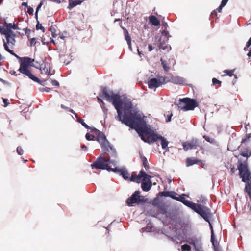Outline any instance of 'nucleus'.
Instances as JSON below:
<instances>
[{"mask_svg": "<svg viewBox=\"0 0 251 251\" xmlns=\"http://www.w3.org/2000/svg\"><path fill=\"white\" fill-rule=\"evenodd\" d=\"M77 121L80 123L85 128L87 129H92L93 127H90L88 125H87L84 121V120L81 119L80 117L77 118Z\"/></svg>", "mask_w": 251, "mask_h": 251, "instance_id": "26", "label": "nucleus"}, {"mask_svg": "<svg viewBox=\"0 0 251 251\" xmlns=\"http://www.w3.org/2000/svg\"><path fill=\"white\" fill-rule=\"evenodd\" d=\"M81 148L83 150L85 151L87 150V148L86 146H85V145H83L81 146Z\"/></svg>", "mask_w": 251, "mask_h": 251, "instance_id": "58", "label": "nucleus"}, {"mask_svg": "<svg viewBox=\"0 0 251 251\" xmlns=\"http://www.w3.org/2000/svg\"><path fill=\"white\" fill-rule=\"evenodd\" d=\"M212 83L215 86L218 85L219 86H220L222 83V82L218 80L215 78H213L212 79Z\"/></svg>", "mask_w": 251, "mask_h": 251, "instance_id": "34", "label": "nucleus"}, {"mask_svg": "<svg viewBox=\"0 0 251 251\" xmlns=\"http://www.w3.org/2000/svg\"><path fill=\"white\" fill-rule=\"evenodd\" d=\"M143 182H147V183H151V182L150 179L152 177V176L149 175L145 173V175L143 174Z\"/></svg>", "mask_w": 251, "mask_h": 251, "instance_id": "27", "label": "nucleus"}, {"mask_svg": "<svg viewBox=\"0 0 251 251\" xmlns=\"http://www.w3.org/2000/svg\"><path fill=\"white\" fill-rule=\"evenodd\" d=\"M191 248L188 244H184L181 246L182 251H191Z\"/></svg>", "mask_w": 251, "mask_h": 251, "instance_id": "32", "label": "nucleus"}, {"mask_svg": "<svg viewBox=\"0 0 251 251\" xmlns=\"http://www.w3.org/2000/svg\"><path fill=\"white\" fill-rule=\"evenodd\" d=\"M37 24L36 25V28L37 30H41L43 32H45V28L42 26V24L39 23V21L37 19Z\"/></svg>", "mask_w": 251, "mask_h": 251, "instance_id": "33", "label": "nucleus"}, {"mask_svg": "<svg viewBox=\"0 0 251 251\" xmlns=\"http://www.w3.org/2000/svg\"><path fill=\"white\" fill-rule=\"evenodd\" d=\"M85 137L86 139L88 141L93 140L95 136L92 134H90L89 133H87L85 135Z\"/></svg>", "mask_w": 251, "mask_h": 251, "instance_id": "39", "label": "nucleus"}, {"mask_svg": "<svg viewBox=\"0 0 251 251\" xmlns=\"http://www.w3.org/2000/svg\"><path fill=\"white\" fill-rule=\"evenodd\" d=\"M23 30L25 31V34L27 35V37L29 38V35L31 33V30L26 28L23 29Z\"/></svg>", "mask_w": 251, "mask_h": 251, "instance_id": "43", "label": "nucleus"}, {"mask_svg": "<svg viewBox=\"0 0 251 251\" xmlns=\"http://www.w3.org/2000/svg\"><path fill=\"white\" fill-rule=\"evenodd\" d=\"M248 206L249 207V212H250V214H251V204H249Z\"/></svg>", "mask_w": 251, "mask_h": 251, "instance_id": "60", "label": "nucleus"}, {"mask_svg": "<svg viewBox=\"0 0 251 251\" xmlns=\"http://www.w3.org/2000/svg\"><path fill=\"white\" fill-rule=\"evenodd\" d=\"M4 27H3V29L4 31L1 32V34L3 35V33H7V34H12L13 32L11 30L12 29L13 24L7 23L6 21H4L3 24Z\"/></svg>", "mask_w": 251, "mask_h": 251, "instance_id": "16", "label": "nucleus"}, {"mask_svg": "<svg viewBox=\"0 0 251 251\" xmlns=\"http://www.w3.org/2000/svg\"><path fill=\"white\" fill-rule=\"evenodd\" d=\"M27 10L26 11L28 14L32 15L33 14L34 9L29 6H27Z\"/></svg>", "mask_w": 251, "mask_h": 251, "instance_id": "38", "label": "nucleus"}, {"mask_svg": "<svg viewBox=\"0 0 251 251\" xmlns=\"http://www.w3.org/2000/svg\"><path fill=\"white\" fill-rule=\"evenodd\" d=\"M22 6H25V7H27V6H28V5H27V2H23V3H22Z\"/></svg>", "mask_w": 251, "mask_h": 251, "instance_id": "61", "label": "nucleus"}, {"mask_svg": "<svg viewBox=\"0 0 251 251\" xmlns=\"http://www.w3.org/2000/svg\"><path fill=\"white\" fill-rule=\"evenodd\" d=\"M245 145L246 148L241 149L240 154L243 157H246L247 159L251 156V137H248L242 140V145Z\"/></svg>", "mask_w": 251, "mask_h": 251, "instance_id": "11", "label": "nucleus"}, {"mask_svg": "<svg viewBox=\"0 0 251 251\" xmlns=\"http://www.w3.org/2000/svg\"><path fill=\"white\" fill-rule=\"evenodd\" d=\"M159 139L161 140V145L162 149L164 150H168V142L166 140V139L161 136H159L158 140Z\"/></svg>", "mask_w": 251, "mask_h": 251, "instance_id": "20", "label": "nucleus"}, {"mask_svg": "<svg viewBox=\"0 0 251 251\" xmlns=\"http://www.w3.org/2000/svg\"><path fill=\"white\" fill-rule=\"evenodd\" d=\"M4 106L6 107L9 104L8 100L7 99H3Z\"/></svg>", "mask_w": 251, "mask_h": 251, "instance_id": "51", "label": "nucleus"}, {"mask_svg": "<svg viewBox=\"0 0 251 251\" xmlns=\"http://www.w3.org/2000/svg\"><path fill=\"white\" fill-rule=\"evenodd\" d=\"M211 216H212V213H211V210H210V215L208 216V221H207V222L209 224L210 227L211 228V242H212V244L214 247L215 251H216V250H218L219 251H220L218 248H216V247H215V237L214 234L213 227H212V225L210 222V219L211 218Z\"/></svg>", "mask_w": 251, "mask_h": 251, "instance_id": "15", "label": "nucleus"}, {"mask_svg": "<svg viewBox=\"0 0 251 251\" xmlns=\"http://www.w3.org/2000/svg\"><path fill=\"white\" fill-rule=\"evenodd\" d=\"M175 194H172L171 198L180 201L185 205L191 208L195 212L201 215L205 221H208V216L210 215V209L205 206L200 204L195 203L189 200L185 199L184 194L180 195L175 192Z\"/></svg>", "mask_w": 251, "mask_h": 251, "instance_id": "2", "label": "nucleus"}, {"mask_svg": "<svg viewBox=\"0 0 251 251\" xmlns=\"http://www.w3.org/2000/svg\"><path fill=\"white\" fill-rule=\"evenodd\" d=\"M61 107L62 108V109H65V110H68L69 108L68 107H66L63 104H61Z\"/></svg>", "mask_w": 251, "mask_h": 251, "instance_id": "56", "label": "nucleus"}, {"mask_svg": "<svg viewBox=\"0 0 251 251\" xmlns=\"http://www.w3.org/2000/svg\"><path fill=\"white\" fill-rule=\"evenodd\" d=\"M45 2V0H41L39 4L38 5V6L36 8V12H35V18H36V20H37V19H38V11L40 10V8L42 6V5L44 4Z\"/></svg>", "mask_w": 251, "mask_h": 251, "instance_id": "28", "label": "nucleus"}, {"mask_svg": "<svg viewBox=\"0 0 251 251\" xmlns=\"http://www.w3.org/2000/svg\"><path fill=\"white\" fill-rule=\"evenodd\" d=\"M162 34H164L166 37V41L168 40L169 37H171L170 36H169V32L167 30H164L163 32H162Z\"/></svg>", "mask_w": 251, "mask_h": 251, "instance_id": "46", "label": "nucleus"}, {"mask_svg": "<svg viewBox=\"0 0 251 251\" xmlns=\"http://www.w3.org/2000/svg\"><path fill=\"white\" fill-rule=\"evenodd\" d=\"M141 187L144 191H148L151 187V183H147V182H142Z\"/></svg>", "mask_w": 251, "mask_h": 251, "instance_id": "23", "label": "nucleus"}, {"mask_svg": "<svg viewBox=\"0 0 251 251\" xmlns=\"http://www.w3.org/2000/svg\"><path fill=\"white\" fill-rule=\"evenodd\" d=\"M206 200H207L206 199L203 198L202 200H200V201L202 203H205Z\"/></svg>", "mask_w": 251, "mask_h": 251, "instance_id": "59", "label": "nucleus"}, {"mask_svg": "<svg viewBox=\"0 0 251 251\" xmlns=\"http://www.w3.org/2000/svg\"><path fill=\"white\" fill-rule=\"evenodd\" d=\"M203 138L205 139V140L210 143H213L214 142V139L211 138L208 136L206 135L203 136Z\"/></svg>", "mask_w": 251, "mask_h": 251, "instance_id": "40", "label": "nucleus"}, {"mask_svg": "<svg viewBox=\"0 0 251 251\" xmlns=\"http://www.w3.org/2000/svg\"><path fill=\"white\" fill-rule=\"evenodd\" d=\"M18 58L21 60L19 69L20 72L27 76L33 81L40 83V79L34 76L28 68L29 66L34 67L33 64L34 60L28 57H24L22 58L19 57Z\"/></svg>", "mask_w": 251, "mask_h": 251, "instance_id": "3", "label": "nucleus"}, {"mask_svg": "<svg viewBox=\"0 0 251 251\" xmlns=\"http://www.w3.org/2000/svg\"><path fill=\"white\" fill-rule=\"evenodd\" d=\"M182 146L185 151L198 148L200 150L203 149V147L201 145L199 140L197 138H192L191 140L183 142Z\"/></svg>", "mask_w": 251, "mask_h": 251, "instance_id": "9", "label": "nucleus"}, {"mask_svg": "<svg viewBox=\"0 0 251 251\" xmlns=\"http://www.w3.org/2000/svg\"><path fill=\"white\" fill-rule=\"evenodd\" d=\"M224 6H222L221 4L220 5V6L216 9V10H214L212 13V14H215L216 15H217V12H218L219 13L221 12L222 8L224 7Z\"/></svg>", "mask_w": 251, "mask_h": 251, "instance_id": "35", "label": "nucleus"}, {"mask_svg": "<svg viewBox=\"0 0 251 251\" xmlns=\"http://www.w3.org/2000/svg\"><path fill=\"white\" fill-rule=\"evenodd\" d=\"M148 49L149 51H152L153 50V48L152 46L151 45H150V44H149L148 45Z\"/></svg>", "mask_w": 251, "mask_h": 251, "instance_id": "54", "label": "nucleus"}, {"mask_svg": "<svg viewBox=\"0 0 251 251\" xmlns=\"http://www.w3.org/2000/svg\"><path fill=\"white\" fill-rule=\"evenodd\" d=\"M228 1V0H222L221 4L222 6H225L227 3Z\"/></svg>", "mask_w": 251, "mask_h": 251, "instance_id": "52", "label": "nucleus"}, {"mask_svg": "<svg viewBox=\"0 0 251 251\" xmlns=\"http://www.w3.org/2000/svg\"><path fill=\"white\" fill-rule=\"evenodd\" d=\"M173 116V114L171 113V114L167 116V118L166 119V122H169L171 121V118Z\"/></svg>", "mask_w": 251, "mask_h": 251, "instance_id": "47", "label": "nucleus"}, {"mask_svg": "<svg viewBox=\"0 0 251 251\" xmlns=\"http://www.w3.org/2000/svg\"><path fill=\"white\" fill-rule=\"evenodd\" d=\"M113 172L119 174L126 180L129 178V174L127 170L118 168L116 166H114Z\"/></svg>", "mask_w": 251, "mask_h": 251, "instance_id": "13", "label": "nucleus"}, {"mask_svg": "<svg viewBox=\"0 0 251 251\" xmlns=\"http://www.w3.org/2000/svg\"><path fill=\"white\" fill-rule=\"evenodd\" d=\"M167 46L166 45H164L163 44L161 43H159V48L160 49L165 50L167 48Z\"/></svg>", "mask_w": 251, "mask_h": 251, "instance_id": "49", "label": "nucleus"}, {"mask_svg": "<svg viewBox=\"0 0 251 251\" xmlns=\"http://www.w3.org/2000/svg\"><path fill=\"white\" fill-rule=\"evenodd\" d=\"M51 83L53 86H58L59 85V82L56 80H52Z\"/></svg>", "mask_w": 251, "mask_h": 251, "instance_id": "48", "label": "nucleus"}, {"mask_svg": "<svg viewBox=\"0 0 251 251\" xmlns=\"http://www.w3.org/2000/svg\"><path fill=\"white\" fill-rule=\"evenodd\" d=\"M245 192L247 193L251 202V182L245 184Z\"/></svg>", "mask_w": 251, "mask_h": 251, "instance_id": "22", "label": "nucleus"}, {"mask_svg": "<svg viewBox=\"0 0 251 251\" xmlns=\"http://www.w3.org/2000/svg\"><path fill=\"white\" fill-rule=\"evenodd\" d=\"M194 249L196 251H203L201 244H197Z\"/></svg>", "mask_w": 251, "mask_h": 251, "instance_id": "41", "label": "nucleus"}, {"mask_svg": "<svg viewBox=\"0 0 251 251\" xmlns=\"http://www.w3.org/2000/svg\"><path fill=\"white\" fill-rule=\"evenodd\" d=\"M99 96L112 103L117 112L115 119L135 129L145 142L151 144L158 140L159 135L148 127L144 116L133 107L130 100H122L119 94L108 91L106 87L102 89Z\"/></svg>", "mask_w": 251, "mask_h": 251, "instance_id": "1", "label": "nucleus"}, {"mask_svg": "<svg viewBox=\"0 0 251 251\" xmlns=\"http://www.w3.org/2000/svg\"><path fill=\"white\" fill-rule=\"evenodd\" d=\"M91 130L97 133V141L100 144L103 151L105 152H109L110 150L112 149V147L106 139L105 135L94 127H93Z\"/></svg>", "mask_w": 251, "mask_h": 251, "instance_id": "8", "label": "nucleus"}, {"mask_svg": "<svg viewBox=\"0 0 251 251\" xmlns=\"http://www.w3.org/2000/svg\"><path fill=\"white\" fill-rule=\"evenodd\" d=\"M234 70H225L224 71V73L226 74V75H228L230 77L232 76L233 75H234V77L235 78H237L236 75H234Z\"/></svg>", "mask_w": 251, "mask_h": 251, "instance_id": "31", "label": "nucleus"}, {"mask_svg": "<svg viewBox=\"0 0 251 251\" xmlns=\"http://www.w3.org/2000/svg\"><path fill=\"white\" fill-rule=\"evenodd\" d=\"M91 166L93 169L107 170L109 172L113 171L114 166H116V161L110 160L108 158L100 156Z\"/></svg>", "mask_w": 251, "mask_h": 251, "instance_id": "4", "label": "nucleus"}, {"mask_svg": "<svg viewBox=\"0 0 251 251\" xmlns=\"http://www.w3.org/2000/svg\"><path fill=\"white\" fill-rule=\"evenodd\" d=\"M178 107L183 111L193 110L198 107V104L196 100L189 98L180 99L177 104Z\"/></svg>", "mask_w": 251, "mask_h": 251, "instance_id": "5", "label": "nucleus"}, {"mask_svg": "<svg viewBox=\"0 0 251 251\" xmlns=\"http://www.w3.org/2000/svg\"><path fill=\"white\" fill-rule=\"evenodd\" d=\"M235 171H236V169L234 168V167H232L230 169V171L232 174H234L235 172Z\"/></svg>", "mask_w": 251, "mask_h": 251, "instance_id": "57", "label": "nucleus"}, {"mask_svg": "<svg viewBox=\"0 0 251 251\" xmlns=\"http://www.w3.org/2000/svg\"><path fill=\"white\" fill-rule=\"evenodd\" d=\"M5 35L6 41L3 40V46L5 50L11 55L14 56L16 58H19V56L14 53L13 50L9 49V47L13 49L15 45V35L14 34H7V33H3Z\"/></svg>", "mask_w": 251, "mask_h": 251, "instance_id": "7", "label": "nucleus"}, {"mask_svg": "<svg viewBox=\"0 0 251 251\" xmlns=\"http://www.w3.org/2000/svg\"><path fill=\"white\" fill-rule=\"evenodd\" d=\"M149 22L154 26H158L160 24V21L153 15H151L149 17Z\"/></svg>", "mask_w": 251, "mask_h": 251, "instance_id": "18", "label": "nucleus"}, {"mask_svg": "<svg viewBox=\"0 0 251 251\" xmlns=\"http://www.w3.org/2000/svg\"><path fill=\"white\" fill-rule=\"evenodd\" d=\"M161 62V64L163 66V69L166 72H168L170 70V67L168 66V63L166 61L163 60L162 58L160 60Z\"/></svg>", "mask_w": 251, "mask_h": 251, "instance_id": "29", "label": "nucleus"}, {"mask_svg": "<svg viewBox=\"0 0 251 251\" xmlns=\"http://www.w3.org/2000/svg\"><path fill=\"white\" fill-rule=\"evenodd\" d=\"M165 79L163 77H160L158 79L155 78L150 79L148 82L149 88L152 89L159 87L166 83Z\"/></svg>", "mask_w": 251, "mask_h": 251, "instance_id": "12", "label": "nucleus"}, {"mask_svg": "<svg viewBox=\"0 0 251 251\" xmlns=\"http://www.w3.org/2000/svg\"><path fill=\"white\" fill-rule=\"evenodd\" d=\"M248 56L250 57H251V50L249 51L248 53Z\"/></svg>", "mask_w": 251, "mask_h": 251, "instance_id": "64", "label": "nucleus"}, {"mask_svg": "<svg viewBox=\"0 0 251 251\" xmlns=\"http://www.w3.org/2000/svg\"><path fill=\"white\" fill-rule=\"evenodd\" d=\"M12 29H13L14 30H15V29H19L18 27L17 26H16V25L14 23L13 24Z\"/></svg>", "mask_w": 251, "mask_h": 251, "instance_id": "55", "label": "nucleus"}, {"mask_svg": "<svg viewBox=\"0 0 251 251\" xmlns=\"http://www.w3.org/2000/svg\"><path fill=\"white\" fill-rule=\"evenodd\" d=\"M4 31L3 29V27L0 25V33L1 34V32Z\"/></svg>", "mask_w": 251, "mask_h": 251, "instance_id": "62", "label": "nucleus"}, {"mask_svg": "<svg viewBox=\"0 0 251 251\" xmlns=\"http://www.w3.org/2000/svg\"><path fill=\"white\" fill-rule=\"evenodd\" d=\"M82 2V1L80 0L73 1L72 0H69V4L68 8L71 9L76 6L77 5L80 4Z\"/></svg>", "mask_w": 251, "mask_h": 251, "instance_id": "24", "label": "nucleus"}, {"mask_svg": "<svg viewBox=\"0 0 251 251\" xmlns=\"http://www.w3.org/2000/svg\"><path fill=\"white\" fill-rule=\"evenodd\" d=\"M36 38H32L30 41V46H35L36 44Z\"/></svg>", "mask_w": 251, "mask_h": 251, "instance_id": "45", "label": "nucleus"}, {"mask_svg": "<svg viewBox=\"0 0 251 251\" xmlns=\"http://www.w3.org/2000/svg\"><path fill=\"white\" fill-rule=\"evenodd\" d=\"M50 30L51 31L53 37H55L57 36V34H56V29L55 27L51 26L50 27Z\"/></svg>", "mask_w": 251, "mask_h": 251, "instance_id": "37", "label": "nucleus"}, {"mask_svg": "<svg viewBox=\"0 0 251 251\" xmlns=\"http://www.w3.org/2000/svg\"><path fill=\"white\" fill-rule=\"evenodd\" d=\"M122 23L120 24V26L124 30L125 36V39L126 40L127 44L129 46V48H131V38L128 32V31L125 28L123 27L122 25Z\"/></svg>", "mask_w": 251, "mask_h": 251, "instance_id": "19", "label": "nucleus"}, {"mask_svg": "<svg viewBox=\"0 0 251 251\" xmlns=\"http://www.w3.org/2000/svg\"><path fill=\"white\" fill-rule=\"evenodd\" d=\"M200 163H201V160L193 158H187L186 160V164L187 167L192 166L195 164H199Z\"/></svg>", "mask_w": 251, "mask_h": 251, "instance_id": "17", "label": "nucleus"}, {"mask_svg": "<svg viewBox=\"0 0 251 251\" xmlns=\"http://www.w3.org/2000/svg\"><path fill=\"white\" fill-rule=\"evenodd\" d=\"M140 192L136 191L131 197L126 200V203L128 206H132L133 204H141L146 202L143 196L140 195Z\"/></svg>", "mask_w": 251, "mask_h": 251, "instance_id": "10", "label": "nucleus"}, {"mask_svg": "<svg viewBox=\"0 0 251 251\" xmlns=\"http://www.w3.org/2000/svg\"><path fill=\"white\" fill-rule=\"evenodd\" d=\"M239 175L242 181L247 184L251 182V174L249 169L247 162H240L237 166Z\"/></svg>", "mask_w": 251, "mask_h": 251, "instance_id": "6", "label": "nucleus"}, {"mask_svg": "<svg viewBox=\"0 0 251 251\" xmlns=\"http://www.w3.org/2000/svg\"><path fill=\"white\" fill-rule=\"evenodd\" d=\"M143 174L145 175V172L143 170H141L138 175L133 172L132 174L131 177L129 178V180L130 181L140 183L141 179L143 176Z\"/></svg>", "mask_w": 251, "mask_h": 251, "instance_id": "14", "label": "nucleus"}, {"mask_svg": "<svg viewBox=\"0 0 251 251\" xmlns=\"http://www.w3.org/2000/svg\"><path fill=\"white\" fill-rule=\"evenodd\" d=\"M251 45V37H250V38L249 39L248 41L247 42L246 46L247 47H249Z\"/></svg>", "mask_w": 251, "mask_h": 251, "instance_id": "53", "label": "nucleus"}, {"mask_svg": "<svg viewBox=\"0 0 251 251\" xmlns=\"http://www.w3.org/2000/svg\"><path fill=\"white\" fill-rule=\"evenodd\" d=\"M187 242H188L190 244L193 245L194 247L197 245L195 240L189 239L188 241H187Z\"/></svg>", "mask_w": 251, "mask_h": 251, "instance_id": "44", "label": "nucleus"}, {"mask_svg": "<svg viewBox=\"0 0 251 251\" xmlns=\"http://www.w3.org/2000/svg\"><path fill=\"white\" fill-rule=\"evenodd\" d=\"M172 82L176 84H183L184 82V80L183 78L176 76L172 78Z\"/></svg>", "mask_w": 251, "mask_h": 251, "instance_id": "21", "label": "nucleus"}, {"mask_svg": "<svg viewBox=\"0 0 251 251\" xmlns=\"http://www.w3.org/2000/svg\"><path fill=\"white\" fill-rule=\"evenodd\" d=\"M17 152L19 155H22L24 153V151L21 147H18L17 148Z\"/></svg>", "mask_w": 251, "mask_h": 251, "instance_id": "42", "label": "nucleus"}, {"mask_svg": "<svg viewBox=\"0 0 251 251\" xmlns=\"http://www.w3.org/2000/svg\"><path fill=\"white\" fill-rule=\"evenodd\" d=\"M73 114L75 116V117L77 118H78L79 116L78 115L75 111V113H73Z\"/></svg>", "mask_w": 251, "mask_h": 251, "instance_id": "63", "label": "nucleus"}, {"mask_svg": "<svg viewBox=\"0 0 251 251\" xmlns=\"http://www.w3.org/2000/svg\"><path fill=\"white\" fill-rule=\"evenodd\" d=\"M161 196L173 197L172 194H175V191H163L160 193Z\"/></svg>", "mask_w": 251, "mask_h": 251, "instance_id": "30", "label": "nucleus"}, {"mask_svg": "<svg viewBox=\"0 0 251 251\" xmlns=\"http://www.w3.org/2000/svg\"><path fill=\"white\" fill-rule=\"evenodd\" d=\"M50 90V88H48V87H46V88H40V91H41V92H44V91H46V92H49Z\"/></svg>", "mask_w": 251, "mask_h": 251, "instance_id": "50", "label": "nucleus"}, {"mask_svg": "<svg viewBox=\"0 0 251 251\" xmlns=\"http://www.w3.org/2000/svg\"><path fill=\"white\" fill-rule=\"evenodd\" d=\"M141 160L142 162V164L146 170L149 168V166L148 164V161L146 157L141 155Z\"/></svg>", "mask_w": 251, "mask_h": 251, "instance_id": "25", "label": "nucleus"}, {"mask_svg": "<svg viewBox=\"0 0 251 251\" xmlns=\"http://www.w3.org/2000/svg\"><path fill=\"white\" fill-rule=\"evenodd\" d=\"M47 66H48V64H42L40 65V69L41 70H43L45 71L46 73L48 72V69Z\"/></svg>", "mask_w": 251, "mask_h": 251, "instance_id": "36", "label": "nucleus"}]
</instances>
